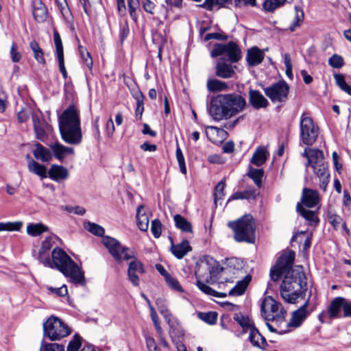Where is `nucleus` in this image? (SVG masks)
I'll return each mask as SVG.
<instances>
[{
	"instance_id": "f257e3e1",
	"label": "nucleus",
	"mask_w": 351,
	"mask_h": 351,
	"mask_svg": "<svg viewBox=\"0 0 351 351\" xmlns=\"http://www.w3.org/2000/svg\"><path fill=\"white\" fill-rule=\"evenodd\" d=\"M295 254L289 250L282 254L270 270V278L277 282L284 276L280 287V295L289 303L294 304L300 296L305 295L307 291L306 277L302 271V267L293 269Z\"/></svg>"
},
{
	"instance_id": "f03ea898",
	"label": "nucleus",
	"mask_w": 351,
	"mask_h": 351,
	"mask_svg": "<svg viewBox=\"0 0 351 351\" xmlns=\"http://www.w3.org/2000/svg\"><path fill=\"white\" fill-rule=\"evenodd\" d=\"M245 99L237 93L219 94L207 104L208 114L215 121L228 119L242 112L246 107Z\"/></svg>"
},
{
	"instance_id": "7ed1b4c3",
	"label": "nucleus",
	"mask_w": 351,
	"mask_h": 351,
	"mask_svg": "<svg viewBox=\"0 0 351 351\" xmlns=\"http://www.w3.org/2000/svg\"><path fill=\"white\" fill-rule=\"evenodd\" d=\"M49 255L45 257L44 266L56 268L70 278V281L76 285H85L84 274L73 259L62 248L56 247Z\"/></svg>"
},
{
	"instance_id": "20e7f679",
	"label": "nucleus",
	"mask_w": 351,
	"mask_h": 351,
	"mask_svg": "<svg viewBox=\"0 0 351 351\" xmlns=\"http://www.w3.org/2000/svg\"><path fill=\"white\" fill-rule=\"evenodd\" d=\"M228 226L234 232V239L236 241L254 243L256 223L250 215H245L236 221H229Z\"/></svg>"
},
{
	"instance_id": "39448f33",
	"label": "nucleus",
	"mask_w": 351,
	"mask_h": 351,
	"mask_svg": "<svg viewBox=\"0 0 351 351\" xmlns=\"http://www.w3.org/2000/svg\"><path fill=\"white\" fill-rule=\"evenodd\" d=\"M101 243L106 247L109 254L117 264L123 261H128L135 258V251L126 246H123L119 241L110 236H104Z\"/></svg>"
},
{
	"instance_id": "423d86ee",
	"label": "nucleus",
	"mask_w": 351,
	"mask_h": 351,
	"mask_svg": "<svg viewBox=\"0 0 351 351\" xmlns=\"http://www.w3.org/2000/svg\"><path fill=\"white\" fill-rule=\"evenodd\" d=\"M43 337L51 341H59L71 332V328L60 318L50 316L43 325Z\"/></svg>"
},
{
	"instance_id": "0eeeda50",
	"label": "nucleus",
	"mask_w": 351,
	"mask_h": 351,
	"mask_svg": "<svg viewBox=\"0 0 351 351\" xmlns=\"http://www.w3.org/2000/svg\"><path fill=\"white\" fill-rule=\"evenodd\" d=\"M319 135V127L313 119L303 112L300 121V138L301 142L308 146L313 145Z\"/></svg>"
},
{
	"instance_id": "6e6552de",
	"label": "nucleus",
	"mask_w": 351,
	"mask_h": 351,
	"mask_svg": "<svg viewBox=\"0 0 351 351\" xmlns=\"http://www.w3.org/2000/svg\"><path fill=\"white\" fill-rule=\"evenodd\" d=\"M262 89L272 103L284 104L288 99L289 86L284 80L273 83L269 86H262Z\"/></svg>"
},
{
	"instance_id": "1a4fd4ad",
	"label": "nucleus",
	"mask_w": 351,
	"mask_h": 351,
	"mask_svg": "<svg viewBox=\"0 0 351 351\" xmlns=\"http://www.w3.org/2000/svg\"><path fill=\"white\" fill-rule=\"evenodd\" d=\"M223 270L219 263L209 255H204L196 262L195 274L197 276L203 271H208L211 278H217Z\"/></svg>"
},
{
	"instance_id": "9d476101",
	"label": "nucleus",
	"mask_w": 351,
	"mask_h": 351,
	"mask_svg": "<svg viewBox=\"0 0 351 351\" xmlns=\"http://www.w3.org/2000/svg\"><path fill=\"white\" fill-rule=\"evenodd\" d=\"M62 139L67 144L79 145L82 141L80 125H59Z\"/></svg>"
},
{
	"instance_id": "9b49d317",
	"label": "nucleus",
	"mask_w": 351,
	"mask_h": 351,
	"mask_svg": "<svg viewBox=\"0 0 351 351\" xmlns=\"http://www.w3.org/2000/svg\"><path fill=\"white\" fill-rule=\"evenodd\" d=\"M59 125H80V112L73 104L69 105L59 117Z\"/></svg>"
},
{
	"instance_id": "f8f14e48",
	"label": "nucleus",
	"mask_w": 351,
	"mask_h": 351,
	"mask_svg": "<svg viewBox=\"0 0 351 351\" xmlns=\"http://www.w3.org/2000/svg\"><path fill=\"white\" fill-rule=\"evenodd\" d=\"M132 259L134 260L130 261L128 265L127 275L132 285L138 287L140 283L138 274H145V269L143 263L137 259L136 256Z\"/></svg>"
},
{
	"instance_id": "ddd939ff",
	"label": "nucleus",
	"mask_w": 351,
	"mask_h": 351,
	"mask_svg": "<svg viewBox=\"0 0 351 351\" xmlns=\"http://www.w3.org/2000/svg\"><path fill=\"white\" fill-rule=\"evenodd\" d=\"M156 304L158 310L169 325V335L171 338L179 337L182 332L174 326L173 323H171V317L172 316V314L167 307V301L163 298H159L156 300Z\"/></svg>"
},
{
	"instance_id": "4468645a",
	"label": "nucleus",
	"mask_w": 351,
	"mask_h": 351,
	"mask_svg": "<svg viewBox=\"0 0 351 351\" xmlns=\"http://www.w3.org/2000/svg\"><path fill=\"white\" fill-rule=\"evenodd\" d=\"M34 130L36 138L43 142L47 138V132L50 130V125L47 123L43 116H38L36 113L32 115Z\"/></svg>"
},
{
	"instance_id": "2eb2a0df",
	"label": "nucleus",
	"mask_w": 351,
	"mask_h": 351,
	"mask_svg": "<svg viewBox=\"0 0 351 351\" xmlns=\"http://www.w3.org/2000/svg\"><path fill=\"white\" fill-rule=\"evenodd\" d=\"M232 64L227 63L225 58H219L215 65V75L222 79L233 77L236 75L234 69L237 66Z\"/></svg>"
},
{
	"instance_id": "dca6fc26",
	"label": "nucleus",
	"mask_w": 351,
	"mask_h": 351,
	"mask_svg": "<svg viewBox=\"0 0 351 351\" xmlns=\"http://www.w3.org/2000/svg\"><path fill=\"white\" fill-rule=\"evenodd\" d=\"M346 298L343 297H336L333 298L327 308L328 318L330 320L342 317L341 311H343L344 302Z\"/></svg>"
},
{
	"instance_id": "f3484780",
	"label": "nucleus",
	"mask_w": 351,
	"mask_h": 351,
	"mask_svg": "<svg viewBox=\"0 0 351 351\" xmlns=\"http://www.w3.org/2000/svg\"><path fill=\"white\" fill-rule=\"evenodd\" d=\"M265 54L263 50L257 46H253L247 50L246 62L249 66H256L261 64L265 58Z\"/></svg>"
},
{
	"instance_id": "a211bd4d",
	"label": "nucleus",
	"mask_w": 351,
	"mask_h": 351,
	"mask_svg": "<svg viewBox=\"0 0 351 351\" xmlns=\"http://www.w3.org/2000/svg\"><path fill=\"white\" fill-rule=\"evenodd\" d=\"M308 305V300H306L302 306L293 313L291 321L287 324V328L289 329L290 327L298 328L301 326L309 314L307 311Z\"/></svg>"
},
{
	"instance_id": "6ab92c4d",
	"label": "nucleus",
	"mask_w": 351,
	"mask_h": 351,
	"mask_svg": "<svg viewBox=\"0 0 351 351\" xmlns=\"http://www.w3.org/2000/svg\"><path fill=\"white\" fill-rule=\"evenodd\" d=\"M233 319L241 328H246L247 326H251L252 328L248 337L250 342L254 341L253 340L256 335L259 336L258 329L256 327L253 320L248 316H244L242 313H239L234 315Z\"/></svg>"
},
{
	"instance_id": "aec40b11",
	"label": "nucleus",
	"mask_w": 351,
	"mask_h": 351,
	"mask_svg": "<svg viewBox=\"0 0 351 351\" xmlns=\"http://www.w3.org/2000/svg\"><path fill=\"white\" fill-rule=\"evenodd\" d=\"M311 167L313 168L315 174L319 178L320 189L326 191V187L330 182V173L328 170V164L326 162H321V164L313 166Z\"/></svg>"
},
{
	"instance_id": "412c9836",
	"label": "nucleus",
	"mask_w": 351,
	"mask_h": 351,
	"mask_svg": "<svg viewBox=\"0 0 351 351\" xmlns=\"http://www.w3.org/2000/svg\"><path fill=\"white\" fill-rule=\"evenodd\" d=\"M249 103L256 110L267 108L269 103L259 90L250 88Z\"/></svg>"
},
{
	"instance_id": "4be33fe9",
	"label": "nucleus",
	"mask_w": 351,
	"mask_h": 351,
	"mask_svg": "<svg viewBox=\"0 0 351 351\" xmlns=\"http://www.w3.org/2000/svg\"><path fill=\"white\" fill-rule=\"evenodd\" d=\"M301 202L308 208L315 207L319 202V193L315 190L304 188Z\"/></svg>"
},
{
	"instance_id": "5701e85b",
	"label": "nucleus",
	"mask_w": 351,
	"mask_h": 351,
	"mask_svg": "<svg viewBox=\"0 0 351 351\" xmlns=\"http://www.w3.org/2000/svg\"><path fill=\"white\" fill-rule=\"evenodd\" d=\"M172 254L178 259H182L189 252L192 251V247L189 244V241L184 239L178 244L171 245L170 248Z\"/></svg>"
},
{
	"instance_id": "b1692460",
	"label": "nucleus",
	"mask_w": 351,
	"mask_h": 351,
	"mask_svg": "<svg viewBox=\"0 0 351 351\" xmlns=\"http://www.w3.org/2000/svg\"><path fill=\"white\" fill-rule=\"evenodd\" d=\"M49 178L54 181L65 180L69 177V171L66 168L59 165H52L47 171Z\"/></svg>"
},
{
	"instance_id": "393cba45",
	"label": "nucleus",
	"mask_w": 351,
	"mask_h": 351,
	"mask_svg": "<svg viewBox=\"0 0 351 351\" xmlns=\"http://www.w3.org/2000/svg\"><path fill=\"white\" fill-rule=\"evenodd\" d=\"M51 148L54 157L60 162L64 161L66 155L74 154L73 147H66L58 142L51 145Z\"/></svg>"
},
{
	"instance_id": "a878e982",
	"label": "nucleus",
	"mask_w": 351,
	"mask_h": 351,
	"mask_svg": "<svg viewBox=\"0 0 351 351\" xmlns=\"http://www.w3.org/2000/svg\"><path fill=\"white\" fill-rule=\"evenodd\" d=\"M226 55L230 63H237L242 58L241 50L234 41H230L227 43Z\"/></svg>"
},
{
	"instance_id": "bb28decb",
	"label": "nucleus",
	"mask_w": 351,
	"mask_h": 351,
	"mask_svg": "<svg viewBox=\"0 0 351 351\" xmlns=\"http://www.w3.org/2000/svg\"><path fill=\"white\" fill-rule=\"evenodd\" d=\"M34 158L41 162H49L52 159V154L48 148L39 143L35 144V149L32 151Z\"/></svg>"
},
{
	"instance_id": "cd10ccee",
	"label": "nucleus",
	"mask_w": 351,
	"mask_h": 351,
	"mask_svg": "<svg viewBox=\"0 0 351 351\" xmlns=\"http://www.w3.org/2000/svg\"><path fill=\"white\" fill-rule=\"evenodd\" d=\"M280 304L276 301L271 296L265 297L261 304V313L262 315H267V310L268 308L271 313H278L279 308L280 306Z\"/></svg>"
},
{
	"instance_id": "c85d7f7f",
	"label": "nucleus",
	"mask_w": 351,
	"mask_h": 351,
	"mask_svg": "<svg viewBox=\"0 0 351 351\" xmlns=\"http://www.w3.org/2000/svg\"><path fill=\"white\" fill-rule=\"evenodd\" d=\"M296 210L303 218L308 221L310 226H316L319 223V219L316 216L315 212L305 209L301 202L297 204Z\"/></svg>"
},
{
	"instance_id": "c756f323",
	"label": "nucleus",
	"mask_w": 351,
	"mask_h": 351,
	"mask_svg": "<svg viewBox=\"0 0 351 351\" xmlns=\"http://www.w3.org/2000/svg\"><path fill=\"white\" fill-rule=\"evenodd\" d=\"M33 16L38 23H43L47 20L48 10L45 5L41 1H38L34 3Z\"/></svg>"
},
{
	"instance_id": "7c9ffc66",
	"label": "nucleus",
	"mask_w": 351,
	"mask_h": 351,
	"mask_svg": "<svg viewBox=\"0 0 351 351\" xmlns=\"http://www.w3.org/2000/svg\"><path fill=\"white\" fill-rule=\"evenodd\" d=\"M251 280V275H246L243 280L238 281L235 286L230 290L229 295L238 296L244 294Z\"/></svg>"
},
{
	"instance_id": "2f4dec72",
	"label": "nucleus",
	"mask_w": 351,
	"mask_h": 351,
	"mask_svg": "<svg viewBox=\"0 0 351 351\" xmlns=\"http://www.w3.org/2000/svg\"><path fill=\"white\" fill-rule=\"evenodd\" d=\"M175 226L184 233H193V226L185 217L180 214L173 217Z\"/></svg>"
},
{
	"instance_id": "473e14b6",
	"label": "nucleus",
	"mask_w": 351,
	"mask_h": 351,
	"mask_svg": "<svg viewBox=\"0 0 351 351\" xmlns=\"http://www.w3.org/2000/svg\"><path fill=\"white\" fill-rule=\"evenodd\" d=\"M311 155H309L308 160L306 163V171H307L308 167H313L317 165L321 164V162H325L324 161V153L322 150L318 149H309Z\"/></svg>"
},
{
	"instance_id": "72a5a7b5",
	"label": "nucleus",
	"mask_w": 351,
	"mask_h": 351,
	"mask_svg": "<svg viewBox=\"0 0 351 351\" xmlns=\"http://www.w3.org/2000/svg\"><path fill=\"white\" fill-rule=\"evenodd\" d=\"M256 191L253 187H251L243 191H237L233 193L228 199L227 202L237 199H256Z\"/></svg>"
},
{
	"instance_id": "f704fd0d",
	"label": "nucleus",
	"mask_w": 351,
	"mask_h": 351,
	"mask_svg": "<svg viewBox=\"0 0 351 351\" xmlns=\"http://www.w3.org/2000/svg\"><path fill=\"white\" fill-rule=\"evenodd\" d=\"M143 206L139 205L136 210V223L138 228L143 231L145 232L148 229L149 226V218L148 216L145 214V213L143 212Z\"/></svg>"
},
{
	"instance_id": "c9c22d12",
	"label": "nucleus",
	"mask_w": 351,
	"mask_h": 351,
	"mask_svg": "<svg viewBox=\"0 0 351 351\" xmlns=\"http://www.w3.org/2000/svg\"><path fill=\"white\" fill-rule=\"evenodd\" d=\"M264 175L265 171L263 169H255L251 166L248 167V171L246 173V176L252 179L258 188L262 186Z\"/></svg>"
},
{
	"instance_id": "e433bc0d",
	"label": "nucleus",
	"mask_w": 351,
	"mask_h": 351,
	"mask_svg": "<svg viewBox=\"0 0 351 351\" xmlns=\"http://www.w3.org/2000/svg\"><path fill=\"white\" fill-rule=\"evenodd\" d=\"M206 85L208 90L213 93L226 91L229 89V85L227 82L217 79H208Z\"/></svg>"
},
{
	"instance_id": "4c0bfd02",
	"label": "nucleus",
	"mask_w": 351,
	"mask_h": 351,
	"mask_svg": "<svg viewBox=\"0 0 351 351\" xmlns=\"http://www.w3.org/2000/svg\"><path fill=\"white\" fill-rule=\"evenodd\" d=\"M54 244L53 239L50 237H47L42 243L41 247L38 254V260L44 265L45 257L49 255L48 252Z\"/></svg>"
},
{
	"instance_id": "58836bf2",
	"label": "nucleus",
	"mask_w": 351,
	"mask_h": 351,
	"mask_svg": "<svg viewBox=\"0 0 351 351\" xmlns=\"http://www.w3.org/2000/svg\"><path fill=\"white\" fill-rule=\"evenodd\" d=\"M267 160V152L263 147L259 146L252 155L250 162L256 167L263 165Z\"/></svg>"
},
{
	"instance_id": "ea45409f",
	"label": "nucleus",
	"mask_w": 351,
	"mask_h": 351,
	"mask_svg": "<svg viewBox=\"0 0 351 351\" xmlns=\"http://www.w3.org/2000/svg\"><path fill=\"white\" fill-rule=\"evenodd\" d=\"M27 169L29 172L37 175L41 179L47 177V168L44 165H41L36 160H32L30 162V165H27Z\"/></svg>"
},
{
	"instance_id": "a19ab883",
	"label": "nucleus",
	"mask_w": 351,
	"mask_h": 351,
	"mask_svg": "<svg viewBox=\"0 0 351 351\" xmlns=\"http://www.w3.org/2000/svg\"><path fill=\"white\" fill-rule=\"evenodd\" d=\"M29 47L33 51L34 58L40 64L45 65L46 60L44 57V51L40 47L38 43L35 40H33L29 43Z\"/></svg>"
},
{
	"instance_id": "79ce46f5",
	"label": "nucleus",
	"mask_w": 351,
	"mask_h": 351,
	"mask_svg": "<svg viewBox=\"0 0 351 351\" xmlns=\"http://www.w3.org/2000/svg\"><path fill=\"white\" fill-rule=\"evenodd\" d=\"M76 40L78 43H80V39L76 36ZM78 51L80 53V56L83 60L85 65L88 68V69L92 71L93 69V59L90 54V53L88 51L87 49L80 44L78 45Z\"/></svg>"
},
{
	"instance_id": "37998d69",
	"label": "nucleus",
	"mask_w": 351,
	"mask_h": 351,
	"mask_svg": "<svg viewBox=\"0 0 351 351\" xmlns=\"http://www.w3.org/2000/svg\"><path fill=\"white\" fill-rule=\"evenodd\" d=\"M133 97L136 101L135 116L136 119L141 120L144 111V95L141 90H138L133 95Z\"/></svg>"
},
{
	"instance_id": "c03bdc74",
	"label": "nucleus",
	"mask_w": 351,
	"mask_h": 351,
	"mask_svg": "<svg viewBox=\"0 0 351 351\" xmlns=\"http://www.w3.org/2000/svg\"><path fill=\"white\" fill-rule=\"evenodd\" d=\"M294 8L295 14L294 19L289 26V30L291 32L295 31V28L300 27L304 21V11L302 8L299 5H295Z\"/></svg>"
},
{
	"instance_id": "a18cd8bd",
	"label": "nucleus",
	"mask_w": 351,
	"mask_h": 351,
	"mask_svg": "<svg viewBox=\"0 0 351 351\" xmlns=\"http://www.w3.org/2000/svg\"><path fill=\"white\" fill-rule=\"evenodd\" d=\"M48 228L42 223H29L27 226V232L32 237H37L46 232Z\"/></svg>"
},
{
	"instance_id": "49530a36",
	"label": "nucleus",
	"mask_w": 351,
	"mask_h": 351,
	"mask_svg": "<svg viewBox=\"0 0 351 351\" xmlns=\"http://www.w3.org/2000/svg\"><path fill=\"white\" fill-rule=\"evenodd\" d=\"M84 228L93 234L97 237H104L105 230L99 224L88 221L84 223Z\"/></svg>"
},
{
	"instance_id": "de8ad7c7",
	"label": "nucleus",
	"mask_w": 351,
	"mask_h": 351,
	"mask_svg": "<svg viewBox=\"0 0 351 351\" xmlns=\"http://www.w3.org/2000/svg\"><path fill=\"white\" fill-rule=\"evenodd\" d=\"M287 314L284 308H281L279 313L276 315L269 314L265 316V319L267 321H271L276 323V326L279 327L281 324L285 321V315Z\"/></svg>"
},
{
	"instance_id": "09e8293b",
	"label": "nucleus",
	"mask_w": 351,
	"mask_h": 351,
	"mask_svg": "<svg viewBox=\"0 0 351 351\" xmlns=\"http://www.w3.org/2000/svg\"><path fill=\"white\" fill-rule=\"evenodd\" d=\"M218 314L215 311H209L206 313L199 312L197 317L204 322L213 325L217 322Z\"/></svg>"
},
{
	"instance_id": "8fccbe9b",
	"label": "nucleus",
	"mask_w": 351,
	"mask_h": 351,
	"mask_svg": "<svg viewBox=\"0 0 351 351\" xmlns=\"http://www.w3.org/2000/svg\"><path fill=\"white\" fill-rule=\"evenodd\" d=\"M334 78L337 85L348 95H351V86L348 84L343 74L335 73Z\"/></svg>"
},
{
	"instance_id": "3c124183",
	"label": "nucleus",
	"mask_w": 351,
	"mask_h": 351,
	"mask_svg": "<svg viewBox=\"0 0 351 351\" xmlns=\"http://www.w3.org/2000/svg\"><path fill=\"white\" fill-rule=\"evenodd\" d=\"M286 0H265L263 3V9L269 12H273L276 8L283 5Z\"/></svg>"
},
{
	"instance_id": "603ef678",
	"label": "nucleus",
	"mask_w": 351,
	"mask_h": 351,
	"mask_svg": "<svg viewBox=\"0 0 351 351\" xmlns=\"http://www.w3.org/2000/svg\"><path fill=\"white\" fill-rule=\"evenodd\" d=\"M23 226L21 221L16 222H0V232L1 231H19Z\"/></svg>"
},
{
	"instance_id": "864d4df0",
	"label": "nucleus",
	"mask_w": 351,
	"mask_h": 351,
	"mask_svg": "<svg viewBox=\"0 0 351 351\" xmlns=\"http://www.w3.org/2000/svg\"><path fill=\"white\" fill-rule=\"evenodd\" d=\"M82 337L75 333L73 337V339L69 341L66 351H78L82 346Z\"/></svg>"
},
{
	"instance_id": "5fc2aeb1",
	"label": "nucleus",
	"mask_w": 351,
	"mask_h": 351,
	"mask_svg": "<svg viewBox=\"0 0 351 351\" xmlns=\"http://www.w3.org/2000/svg\"><path fill=\"white\" fill-rule=\"evenodd\" d=\"M40 351H64V347L56 343H45L44 339H43Z\"/></svg>"
},
{
	"instance_id": "6e6d98bb",
	"label": "nucleus",
	"mask_w": 351,
	"mask_h": 351,
	"mask_svg": "<svg viewBox=\"0 0 351 351\" xmlns=\"http://www.w3.org/2000/svg\"><path fill=\"white\" fill-rule=\"evenodd\" d=\"M254 341L250 342L251 344L257 348L265 350L268 346L265 337L259 332V336L256 335L254 338Z\"/></svg>"
},
{
	"instance_id": "4d7b16f0",
	"label": "nucleus",
	"mask_w": 351,
	"mask_h": 351,
	"mask_svg": "<svg viewBox=\"0 0 351 351\" xmlns=\"http://www.w3.org/2000/svg\"><path fill=\"white\" fill-rule=\"evenodd\" d=\"M226 187L225 180H221L217 183L216 186L215 187V197L214 201L215 203L217 204V202L219 199H222L225 195L224 189Z\"/></svg>"
},
{
	"instance_id": "13d9d810",
	"label": "nucleus",
	"mask_w": 351,
	"mask_h": 351,
	"mask_svg": "<svg viewBox=\"0 0 351 351\" xmlns=\"http://www.w3.org/2000/svg\"><path fill=\"white\" fill-rule=\"evenodd\" d=\"M53 40L56 47V56H64V49L60 36L56 29L53 30Z\"/></svg>"
},
{
	"instance_id": "bf43d9fd",
	"label": "nucleus",
	"mask_w": 351,
	"mask_h": 351,
	"mask_svg": "<svg viewBox=\"0 0 351 351\" xmlns=\"http://www.w3.org/2000/svg\"><path fill=\"white\" fill-rule=\"evenodd\" d=\"M176 155V159L178 160L181 173L183 174H186V164H185V160H184V157L182 154V152L181 149L180 148L178 144H177Z\"/></svg>"
},
{
	"instance_id": "052dcab7",
	"label": "nucleus",
	"mask_w": 351,
	"mask_h": 351,
	"mask_svg": "<svg viewBox=\"0 0 351 351\" xmlns=\"http://www.w3.org/2000/svg\"><path fill=\"white\" fill-rule=\"evenodd\" d=\"M328 64L334 69H340L344 65V60L341 56L335 53L328 59Z\"/></svg>"
},
{
	"instance_id": "680f3d73",
	"label": "nucleus",
	"mask_w": 351,
	"mask_h": 351,
	"mask_svg": "<svg viewBox=\"0 0 351 351\" xmlns=\"http://www.w3.org/2000/svg\"><path fill=\"white\" fill-rule=\"evenodd\" d=\"M227 44L215 43L213 48L210 51V56L216 58L223 54H226Z\"/></svg>"
},
{
	"instance_id": "e2e57ef3",
	"label": "nucleus",
	"mask_w": 351,
	"mask_h": 351,
	"mask_svg": "<svg viewBox=\"0 0 351 351\" xmlns=\"http://www.w3.org/2000/svg\"><path fill=\"white\" fill-rule=\"evenodd\" d=\"M130 33V28L128 21L125 20L119 23V39L122 43L128 36Z\"/></svg>"
},
{
	"instance_id": "0e129e2a",
	"label": "nucleus",
	"mask_w": 351,
	"mask_h": 351,
	"mask_svg": "<svg viewBox=\"0 0 351 351\" xmlns=\"http://www.w3.org/2000/svg\"><path fill=\"white\" fill-rule=\"evenodd\" d=\"M165 281L168 286L173 290H175L180 293L184 292V289L180 285L178 280L172 277L171 275L169 276H166Z\"/></svg>"
},
{
	"instance_id": "69168bd1",
	"label": "nucleus",
	"mask_w": 351,
	"mask_h": 351,
	"mask_svg": "<svg viewBox=\"0 0 351 351\" xmlns=\"http://www.w3.org/2000/svg\"><path fill=\"white\" fill-rule=\"evenodd\" d=\"M151 232L156 239L160 237L162 232V223L159 219H156L152 221Z\"/></svg>"
},
{
	"instance_id": "338daca9",
	"label": "nucleus",
	"mask_w": 351,
	"mask_h": 351,
	"mask_svg": "<svg viewBox=\"0 0 351 351\" xmlns=\"http://www.w3.org/2000/svg\"><path fill=\"white\" fill-rule=\"evenodd\" d=\"M10 58L13 62H19L21 59V54L17 51V45L13 42L10 48Z\"/></svg>"
},
{
	"instance_id": "774afa93",
	"label": "nucleus",
	"mask_w": 351,
	"mask_h": 351,
	"mask_svg": "<svg viewBox=\"0 0 351 351\" xmlns=\"http://www.w3.org/2000/svg\"><path fill=\"white\" fill-rule=\"evenodd\" d=\"M196 285L202 292L207 295H213V293H216L215 290L212 289L210 287L206 285L199 280H197Z\"/></svg>"
}]
</instances>
